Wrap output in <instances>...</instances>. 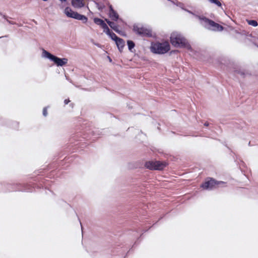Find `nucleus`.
<instances>
[{
	"instance_id": "f03ea898",
	"label": "nucleus",
	"mask_w": 258,
	"mask_h": 258,
	"mask_svg": "<svg viewBox=\"0 0 258 258\" xmlns=\"http://www.w3.org/2000/svg\"><path fill=\"white\" fill-rule=\"evenodd\" d=\"M170 42L172 45L176 47H184L187 43L186 39L181 34L177 32H174L171 33Z\"/></svg>"
},
{
	"instance_id": "412c9836",
	"label": "nucleus",
	"mask_w": 258,
	"mask_h": 258,
	"mask_svg": "<svg viewBox=\"0 0 258 258\" xmlns=\"http://www.w3.org/2000/svg\"><path fill=\"white\" fill-rule=\"evenodd\" d=\"M60 2H61V3H64V2H67V0H59Z\"/></svg>"
},
{
	"instance_id": "ddd939ff",
	"label": "nucleus",
	"mask_w": 258,
	"mask_h": 258,
	"mask_svg": "<svg viewBox=\"0 0 258 258\" xmlns=\"http://www.w3.org/2000/svg\"><path fill=\"white\" fill-rule=\"evenodd\" d=\"M127 44L128 46V50L130 51H132V49H133L135 47V43L132 40H127Z\"/></svg>"
},
{
	"instance_id": "0eeeda50",
	"label": "nucleus",
	"mask_w": 258,
	"mask_h": 258,
	"mask_svg": "<svg viewBox=\"0 0 258 258\" xmlns=\"http://www.w3.org/2000/svg\"><path fill=\"white\" fill-rule=\"evenodd\" d=\"M145 167L150 170H162L166 166L165 162H162L159 161H148L145 164Z\"/></svg>"
},
{
	"instance_id": "1a4fd4ad",
	"label": "nucleus",
	"mask_w": 258,
	"mask_h": 258,
	"mask_svg": "<svg viewBox=\"0 0 258 258\" xmlns=\"http://www.w3.org/2000/svg\"><path fill=\"white\" fill-rule=\"evenodd\" d=\"M224 184L223 181H217L213 178H210V180L206 181L201 185V187L205 189L211 190L215 188L216 185L219 184Z\"/></svg>"
},
{
	"instance_id": "423d86ee",
	"label": "nucleus",
	"mask_w": 258,
	"mask_h": 258,
	"mask_svg": "<svg viewBox=\"0 0 258 258\" xmlns=\"http://www.w3.org/2000/svg\"><path fill=\"white\" fill-rule=\"evenodd\" d=\"M125 23L120 18L118 14L114 11V31L118 33L122 32L121 29L125 26Z\"/></svg>"
},
{
	"instance_id": "6ab92c4d",
	"label": "nucleus",
	"mask_w": 258,
	"mask_h": 258,
	"mask_svg": "<svg viewBox=\"0 0 258 258\" xmlns=\"http://www.w3.org/2000/svg\"><path fill=\"white\" fill-rule=\"evenodd\" d=\"M107 58L108 59V60L109 61V62H111L112 61V59H111V57L110 56H107Z\"/></svg>"
},
{
	"instance_id": "4468645a",
	"label": "nucleus",
	"mask_w": 258,
	"mask_h": 258,
	"mask_svg": "<svg viewBox=\"0 0 258 258\" xmlns=\"http://www.w3.org/2000/svg\"><path fill=\"white\" fill-rule=\"evenodd\" d=\"M211 3L215 4L218 7H221L222 4L219 0H209Z\"/></svg>"
},
{
	"instance_id": "39448f33",
	"label": "nucleus",
	"mask_w": 258,
	"mask_h": 258,
	"mask_svg": "<svg viewBox=\"0 0 258 258\" xmlns=\"http://www.w3.org/2000/svg\"><path fill=\"white\" fill-rule=\"evenodd\" d=\"M66 15L69 18H74L78 20L82 21L83 23H86L88 18L84 15H81L76 12L73 11L70 8L67 7L64 11Z\"/></svg>"
},
{
	"instance_id": "dca6fc26",
	"label": "nucleus",
	"mask_w": 258,
	"mask_h": 258,
	"mask_svg": "<svg viewBox=\"0 0 258 258\" xmlns=\"http://www.w3.org/2000/svg\"><path fill=\"white\" fill-rule=\"evenodd\" d=\"M43 114L44 116H46L47 114V108L45 107L43 110Z\"/></svg>"
},
{
	"instance_id": "20e7f679",
	"label": "nucleus",
	"mask_w": 258,
	"mask_h": 258,
	"mask_svg": "<svg viewBox=\"0 0 258 258\" xmlns=\"http://www.w3.org/2000/svg\"><path fill=\"white\" fill-rule=\"evenodd\" d=\"M42 56L43 57L48 58L54 62L58 67H62L68 63V60L66 58H60L51 54L46 50L43 49Z\"/></svg>"
},
{
	"instance_id": "5701e85b",
	"label": "nucleus",
	"mask_w": 258,
	"mask_h": 258,
	"mask_svg": "<svg viewBox=\"0 0 258 258\" xmlns=\"http://www.w3.org/2000/svg\"><path fill=\"white\" fill-rule=\"evenodd\" d=\"M243 75V74L241 73V75Z\"/></svg>"
},
{
	"instance_id": "f8f14e48",
	"label": "nucleus",
	"mask_w": 258,
	"mask_h": 258,
	"mask_svg": "<svg viewBox=\"0 0 258 258\" xmlns=\"http://www.w3.org/2000/svg\"><path fill=\"white\" fill-rule=\"evenodd\" d=\"M72 5L75 8H81L84 6L83 0H72Z\"/></svg>"
},
{
	"instance_id": "2eb2a0df",
	"label": "nucleus",
	"mask_w": 258,
	"mask_h": 258,
	"mask_svg": "<svg viewBox=\"0 0 258 258\" xmlns=\"http://www.w3.org/2000/svg\"><path fill=\"white\" fill-rule=\"evenodd\" d=\"M249 25L254 27H256L258 25L257 22L255 20H249L248 22Z\"/></svg>"
},
{
	"instance_id": "9d476101",
	"label": "nucleus",
	"mask_w": 258,
	"mask_h": 258,
	"mask_svg": "<svg viewBox=\"0 0 258 258\" xmlns=\"http://www.w3.org/2000/svg\"><path fill=\"white\" fill-rule=\"evenodd\" d=\"M94 22L96 24L100 26L102 29H103L104 32H105L111 38V39L113 40V35L110 32L107 24L103 20L95 18L94 19Z\"/></svg>"
},
{
	"instance_id": "aec40b11",
	"label": "nucleus",
	"mask_w": 258,
	"mask_h": 258,
	"mask_svg": "<svg viewBox=\"0 0 258 258\" xmlns=\"http://www.w3.org/2000/svg\"><path fill=\"white\" fill-rule=\"evenodd\" d=\"M209 123L208 122H206L205 123H204V125L206 126H208L209 125Z\"/></svg>"
},
{
	"instance_id": "4be33fe9",
	"label": "nucleus",
	"mask_w": 258,
	"mask_h": 258,
	"mask_svg": "<svg viewBox=\"0 0 258 258\" xmlns=\"http://www.w3.org/2000/svg\"><path fill=\"white\" fill-rule=\"evenodd\" d=\"M110 10H111V11H113V9H112V8L111 6H110Z\"/></svg>"
},
{
	"instance_id": "7ed1b4c3",
	"label": "nucleus",
	"mask_w": 258,
	"mask_h": 258,
	"mask_svg": "<svg viewBox=\"0 0 258 258\" xmlns=\"http://www.w3.org/2000/svg\"><path fill=\"white\" fill-rule=\"evenodd\" d=\"M151 50L154 53L164 54L170 50V45L168 42H157L151 46Z\"/></svg>"
},
{
	"instance_id": "f257e3e1",
	"label": "nucleus",
	"mask_w": 258,
	"mask_h": 258,
	"mask_svg": "<svg viewBox=\"0 0 258 258\" xmlns=\"http://www.w3.org/2000/svg\"><path fill=\"white\" fill-rule=\"evenodd\" d=\"M196 17L200 20L201 24L207 29L215 31L223 30V26L204 16L196 15Z\"/></svg>"
},
{
	"instance_id": "9b49d317",
	"label": "nucleus",
	"mask_w": 258,
	"mask_h": 258,
	"mask_svg": "<svg viewBox=\"0 0 258 258\" xmlns=\"http://www.w3.org/2000/svg\"><path fill=\"white\" fill-rule=\"evenodd\" d=\"M114 41L115 42L119 50L121 51L124 46V41L122 39L119 38L115 34H114Z\"/></svg>"
},
{
	"instance_id": "a211bd4d",
	"label": "nucleus",
	"mask_w": 258,
	"mask_h": 258,
	"mask_svg": "<svg viewBox=\"0 0 258 258\" xmlns=\"http://www.w3.org/2000/svg\"><path fill=\"white\" fill-rule=\"evenodd\" d=\"M70 100L69 99H66L64 101V103L65 104H67L69 102H70Z\"/></svg>"
},
{
	"instance_id": "6e6552de",
	"label": "nucleus",
	"mask_w": 258,
	"mask_h": 258,
	"mask_svg": "<svg viewBox=\"0 0 258 258\" xmlns=\"http://www.w3.org/2000/svg\"><path fill=\"white\" fill-rule=\"evenodd\" d=\"M133 30L136 34L142 36L151 37L152 36V31L150 29L139 25H135L133 27Z\"/></svg>"
},
{
	"instance_id": "f3484780",
	"label": "nucleus",
	"mask_w": 258,
	"mask_h": 258,
	"mask_svg": "<svg viewBox=\"0 0 258 258\" xmlns=\"http://www.w3.org/2000/svg\"><path fill=\"white\" fill-rule=\"evenodd\" d=\"M107 21V23H108V24L109 25V26L111 28H113V23L109 21Z\"/></svg>"
}]
</instances>
